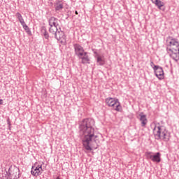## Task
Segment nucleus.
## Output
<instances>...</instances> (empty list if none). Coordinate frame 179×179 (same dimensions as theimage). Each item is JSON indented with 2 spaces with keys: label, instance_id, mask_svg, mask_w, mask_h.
Masks as SVG:
<instances>
[{
  "label": "nucleus",
  "instance_id": "obj_1",
  "mask_svg": "<svg viewBox=\"0 0 179 179\" xmlns=\"http://www.w3.org/2000/svg\"><path fill=\"white\" fill-rule=\"evenodd\" d=\"M96 122L92 118L83 119L79 125L80 132L83 134L82 143L85 150H92L90 146V142L93 141V138L96 139L97 136L94 135V125Z\"/></svg>",
  "mask_w": 179,
  "mask_h": 179
},
{
  "label": "nucleus",
  "instance_id": "obj_2",
  "mask_svg": "<svg viewBox=\"0 0 179 179\" xmlns=\"http://www.w3.org/2000/svg\"><path fill=\"white\" fill-rule=\"evenodd\" d=\"M7 178L6 179H19L20 178V169L16 166H10L6 171Z\"/></svg>",
  "mask_w": 179,
  "mask_h": 179
},
{
  "label": "nucleus",
  "instance_id": "obj_3",
  "mask_svg": "<svg viewBox=\"0 0 179 179\" xmlns=\"http://www.w3.org/2000/svg\"><path fill=\"white\" fill-rule=\"evenodd\" d=\"M105 102L106 103L108 107H114L115 106V111H122V106H121V103H120V100L117 98L108 97L105 99Z\"/></svg>",
  "mask_w": 179,
  "mask_h": 179
},
{
  "label": "nucleus",
  "instance_id": "obj_4",
  "mask_svg": "<svg viewBox=\"0 0 179 179\" xmlns=\"http://www.w3.org/2000/svg\"><path fill=\"white\" fill-rule=\"evenodd\" d=\"M165 128L166 127L164 126H157V124L155 125L154 128L152 129V134L155 139L157 141H160V139H162V136Z\"/></svg>",
  "mask_w": 179,
  "mask_h": 179
},
{
  "label": "nucleus",
  "instance_id": "obj_5",
  "mask_svg": "<svg viewBox=\"0 0 179 179\" xmlns=\"http://www.w3.org/2000/svg\"><path fill=\"white\" fill-rule=\"evenodd\" d=\"M154 72L155 73V76H157L159 80H163V79H164V71H163V68L162 66H155Z\"/></svg>",
  "mask_w": 179,
  "mask_h": 179
},
{
  "label": "nucleus",
  "instance_id": "obj_6",
  "mask_svg": "<svg viewBox=\"0 0 179 179\" xmlns=\"http://www.w3.org/2000/svg\"><path fill=\"white\" fill-rule=\"evenodd\" d=\"M73 48L75 54L76 55H77V57H83V54H85V49L83 48V47H82V45L78 43H75L73 45Z\"/></svg>",
  "mask_w": 179,
  "mask_h": 179
},
{
  "label": "nucleus",
  "instance_id": "obj_7",
  "mask_svg": "<svg viewBox=\"0 0 179 179\" xmlns=\"http://www.w3.org/2000/svg\"><path fill=\"white\" fill-rule=\"evenodd\" d=\"M41 165H38L37 166H33L31 167V173L34 176V177H38V176H41L42 172L41 171Z\"/></svg>",
  "mask_w": 179,
  "mask_h": 179
},
{
  "label": "nucleus",
  "instance_id": "obj_8",
  "mask_svg": "<svg viewBox=\"0 0 179 179\" xmlns=\"http://www.w3.org/2000/svg\"><path fill=\"white\" fill-rule=\"evenodd\" d=\"M160 141H164V142H169L170 141V132H169V130L166 127L162 132Z\"/></svg>",
  "mask_w": 179,
  "mask_h": 179
},
{
  "label": "nucleus",
  "instance_id": "obj_9",
  "mask_svg": "<svg viewBox=\"0 0 179 179\" xmlns=\"http://www.w3.org/2000/svg\"><path fill=\"white\" fill-rule=\"evenodd\" d=\"M79 59H81V63L85 64H90V58H89V55H87V52H85L83 56L78 57Z\"/></svg>",
  "mask_w": 179,
  "mask_h": 179
},
{
  "label": "nucleus",
  "instance_id": "obj_10",
  "mask_svg": "<svg viewBox=\"0 0 179 179\" xmlns=\"http://www.w3.org/2000/svg\"><path fill=\"white\" fill-rule=\"evenodd\" d=\"M140 119L139 120L141 122V127H145L146 124H148V119L146 118V115H143V112H141L139 114Z\"/></svg>",
  "mask_w": 179,
  "mask_h": 179
},
{
  "label": "nucleus",
  "instance_id": "obj_11",
  "mask_svg": "<svg viewBox=\"0 0 179 179\" xmlns=\"http://www.w3.org/2000/svg\"><path fill=\"white\" fill-rule=\"evenodd\" d=\"M54 6L56 12L62 10L64 9V3H62V2L59 0L56 1L54 3Z\"/></svg>",
  "mask_w": 179,
  "mask_h": 179
},
{
  "label": "nucleus",
  "instance_id": "obj_12",
  "mask_svg": "<svg viewBox=\"0 0 179 179\" xmlns=\"http://www.w3.org/2000/svg\"><path fill=\"white\" fill-rule=\"evenodd\" d=\"M170 52L171 53L169 54V57H171L173 61L176 62L179 61V51L173 50L170 51Z\"/></svg>",
  "mask_w": 179,
  "mask_h": 179
},
{
  "label": "nucleus",
  "instance_id": "obj_13",
  "mask_svg": "<svg viewBox=\"0 0 179 179\" xmlns=\"http://www.w3.org/2000/svg\"><path fill=\"white\" fill-rule=\"evenodd\" d=\"M96 65L99 66H103V65H106V60L104 59V56H97L96 57Z\"/></svg>",
  "mask_w": 179,
  "mask_h": 179
},
{
  "label": "nucleus",
  "instance_id": "obj_14",
  "mask_svg": "<svg viewBox=\"0 0 179 179\" xmlns=\"http://www.w3.org/2000/svg\"><path fill=\"white\" fill-rule=\"evenodd\" d=\"M41 35L44 36L45 40H50V34H48V31H47V28L45 26H43L41 27Z\"/></svg>",
  "mask_w": 179,
  "mask_h": 179
},
{
  "label": "nucleus",
  "instance_id": "obj_15",
  "mask_svg": "<svg viewBox=\"0 0 179 179\" xmlns=\"http://www.w3.org/2000/svg\"><path fill=\"white\" fill-rule=\"evenodd\" d=\"M161 156L162 154H160V152H156L155 154H153L152 162L154 163H160V162H162Z\"/></svg>",
  "mask_w": 179,
  "mask_h": 179
},
{
  "label": "nucleus",
  "instance_id": "obj_16",
  "mask_svg": "<svg viewBox=\"0 0 179 179\" xmlns=\"http://www.w3.org/2000/svg\"><path fill=\"white\" fill-rule=\"evenodd\" d=\"M49 26H50V28L49 29L50 33L55 34V38H56V40H58V36H57V33H58V28L52 27L51 24H50Z\"/></svg>",
  "mask_w": 179,
  "mask_h": 179
},
{
  "label": "nucleus",
  "instance_id": "obj_17",
  "mask_svg": "<svg viewBox=\"0 0 179 179\" xmlns=\"http://www.w3.org/2000/svg\"><path fill=\"white\" fill-rule=\"evenodd\" d=\"M60 29V31H57V37L58 38V41H59V40L61 39V38H63V39H65V37H66V36H65V33L64 32V31H62V30H61V28H59ZM58 36H59V37H58Z\"/></svg>",
  "mask_w": 179,
  "mask_h": 179
},
{
  "label": "nucleus",
  "instance_id": "obj_18",
  "mask_svg": "<svg viewBox=\"0 0 179 179\" xmlns=\"http://www.w3.org/2000/svg\"><path fill=\"white\" fill-rule=\"evenodd\" d=\"M153 155H154V153L152 152H146L145 153V156L147 160H152V159H153Z\"/></svg>",
  "mask_w": 179,
  "mask_h": 179
},
{
  "label": "nucleus",
  "instance_id": "obj_19",
  "mask_svg": "<svg viewBox=\"0 0 179 179\" xmlns=\"http://www.w3.org/2000/svg\"><path fill=\"white\" fill-rule=\"evenodd\" d=\"M155 5L157 6L158 9H162V7L164 6V3L160 0H157Z\"/></svg>",
  "mask_w": 179,
  "mask_h": 179
},
{
  "label": "nucleus",
  "instance_id": "obj_20",
  "mask_svg": "<svg viewBox=\"0 0 179 179\" xmlns=\"http://www.w3.org/2000/svg\"><path fill=\"white\" fill-rule=\"evenodd\" d=\"M15 16L17 19H18L20 23L24 20V19H23V16H22V14H20V13H16Z\"/></svg>",
  "mask_w": 179,
  "mask_h": 179
},
{
  "label": "nucleus",
  "instance_id": "obj_21",
  "mask_svg": "<svg viewBox=\"0 0 179 179\" xmlns=\"http://www.w3.org/2000/svg\"><path fill=\"white\" fill-rule=\"evenodd\" d=\"M24 30H25L26 33H27L29 36L32 35L31 30H30V28H29V26L27 25V27L24 28Z\"/></svg>",
  "mask_w": 179,
  "mask_h": 179
},
{
  "label": "nucleus",
  "instance_id": "obj_22",
  "mask_svg": "<svg viewBox=\"0 0 179 179\" xmlns=\"http://www.w3.org/2000/svg\"><path fill=\"white\" fill-rule=\"evenodd\" d=\"M51 22H58V19L55 17H51L50 19H49V25L51 24Z\"/></svg>",
  "mask_w": 179,
  "mask_h": 179
},
{
  "label": "nucleus",
  "instance_id": "obj_23",
  "mask_svg": "<svg viewBox=\"0 0 179 179\" xmlns=\"http://www.w3.org/2000/svg\"><path fill=\"white\" fill-rule=\"evenodd\" d=\"M150 65L151 68H152L153 71H155V66H159V65H155L152 61L150 62Z\"/></svg>",
  "mask_w": 179,
  "mask_h": 179
},
{
  "label": "nucleus",
  "instance_id": "obj_24",
  "mask_svg": "<svg viewBox=\"0 0 179 179\" xmlns=\"http://www.w3.org/2000/svg\"><path fill=\"white\" fill-rule=\"evenodd\" d=\"M92 51L94 52V58H97V57H100V55L97 52V51H96V50L92 49Z\"/></svg>",
  "mask_w": 179,
  "mask_h": 179
},
{
  "label": "nucleus",
  "instance_id": "obj_25",
  "mask_svg": "<svg viewBox=\"0 0 179 179\" xmlns=\"http://www.w3.org/2000/svg\"><path fill=\"white\" fill-rule=\"evenodd\" d=\"M20 24L22 26L23 29H24V27H27V24H26V22H24V20L21 21Z\"/></svg>",
  "mask_w": 179,
  "mask_h": 179
},
{
  "label": "nucleus",
  "instance_id": "obj_26",
  "mask_svg": "<svg viewBox=\"0 0 179 179\" xmlns=\"http://www.w3.org/2000/svg\"><path fill=\"white\" fill-rule=\"evenodd\" d=\"M52 27H57L58 26H59V24L55 22H52Z\"/></svg>",
  "mask_w": 179,
  "mask_h": 179
},
{
  "label": "nucleus",
  "instance_id": "obj_27",
  "mask_svg": "<svg viewBox=\"0 0 179 179\" xmlns=\"http://www.w3.org/2000/svg\"><path fill=\"white\" fill-rule=\"evenodd\" d=\"M7 124L9 127H10L11 124H10V119L9 117L7 118Z\"/></svg>",
  "mask_w": 179,
  "mask_h": 179
},
{
  "label": "nucleus",
  "instance_id": "obj_28",
  "mask_svg": "<svg viewBox=\"0 0 179 179\" xmlns=\"http://www.w3.org/2000/svg\"><path fill=\"white\" fill-rule=\"evenodd\" d=\"M3 104V100L0 99V105L2 106Z\"/></svg>",
  "mask_w": 179,
  "mask_h": 179
},
{
  "label": "nucleus",
  "instance_id": "obj_29",
  "mask_svg": "<svg viewBox=\"0 0 179 179\" xmlns=\"http://www.w3.org/2000/svg\"><path fill=\"white\" fill-rule=\"evenodd\" d=\"M151 1L152 2V3H156V2H157V0H151Z\"/></svg>",
  "mask_w": 179,
  "mask_h": 179
},
{
  "label": "nucleus",
  "instance_id": "obj_30",
  "mask_svg": "<svg viewBox=\"0 0 179 179\" xmlns=\"http://www.w3.org/2000/svg\"><path fill=\"white\" fill-rule=\"evenodd\" d=\"M40 171H41L43 173V171H44V170L43 169V165H41V169H40Z\"/></svg>",
  "mask_w": 179,
  "mask_h": 179
},
{
  "label": "nucleus",
  "instance_id": "obj_31",
  "mask_svg": "<svg viewBox=\"0 0 179 179\" xmlns=\"http://www.w3.org/2000/svg\"><path fill=\"white\" fill-rule=\"evenodd\" d=\"M75 14H76V15H79V13H78V10H76V11H75Z\"/></svg>",
  "mask_w": 179,
  "mask_h": 179
},
{
  "label": "nucleus",
  "instance_id": "obj_32",
  "mask_svg": "<svg viewBox=\"0 0 179 179\" xmlns=\"http://www.w3.org/2000/svg\"><path fill=\"white\" fill-rule=\"evenodd\" d=\"M12 129V127L8 126V129L10 131V129Z\"/></svg>",
  "mask_w": 179,
  "mask_h": 179
},
{
  "label": "nucleus",
  "instance_id": "obj_33",
  "mask_svg": "<svg viewBox=\"0 0 179 179\" xmlns=\"http://www.w3.org/2000/svg\"><path fill=\"white\" fill-rule=\"evenodd\" d=\"M94 149H97V147H96V148H94Z\"/></svg>",
  "mask_w": 179,
  "mask_h": 179
},
{
  "label": "nucleus",
  "instance_id": "obj_34",
  "mask_svg": "<svg viewBox=\"0 0 179 179\" xmlns=\"http://www.w3.org/2000/svg\"><path fill=\"white\" fill-rule=\"evenodd\" d=\"M60 43H62V41H60Z\"/></svg>",
  "mask_w": 179,
  "mask_h": 179
}]
</instances>
